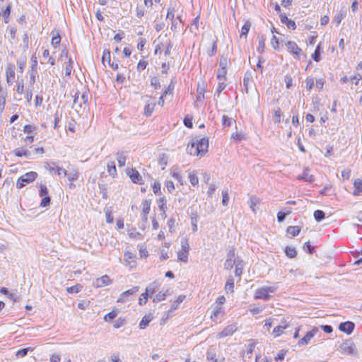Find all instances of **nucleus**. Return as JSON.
Instances as JSON below:
<instances>
[{
    "mask_svg": "<svg viewBox=\"0 0 362 362\" xmlns=\"http://www.w3.org/2000/svg\"><path fill=\"white\" fill-rule=\"evenodd\" d=\"M82 289V286L80 284H77L71 287L66 288V291L69 293H77L81 291Z\"/></svg>",
    "mask_w": 362,
    "mask_h": 362,
    "instance_id": "33",
    "label": "nucleus"
},
{
    "mask_svg": "<svg viewBox=\"0 0 362 362\" xmlns=\"http://www.w3.org/2000/svg\"><path fill=\"white\" fill-rule=\"evenodd\" d=\"M61 42V37L59 34H57L56 35H54L52 38L51 43L54 47H57Z\"/></svg>",
    "mask_w": 362,
    "mask_h": 362,
    "instance_id": "43",
    "label": "nucleus"
},
{
    "mask_svg": "<svg viewBox=\"0 0 362 362\" xmlns=\"http://www.w3.org/2000/svg\"><path fill=\"white\" fill-rule=\"evenodd\" d=\"M277 284L278 283H276L272 286H266L257 289L254 296V298L268 300L271 297L269 293H274L276 291L278 288Z\"/></svg>",
    "mask_w": 362,
    "mask_h": 362,
    "instance_id": "2",
    "label": "nucleus"
},
{
    "mask_svg": "<svg viewBox=\"0 0 362 362\" xmlns=\"http://www.w3.org/2000/svg\"><path fill=\"white\" fill-rule=\"evenodd\" d=\"M26 57L25 56L20 57L17 59V65L18 67V70L21 73H23L24 71V69L26 66Z\"/></svg>",
    "mask_w": 362,
    "mask_h": 362,
    "instance_id": "26",
    "label": "nucleus"
},
{
    "mask_svg": "<svg viewBox=\"0 0 362 362\" xmlns=\"http://www.w3.org/2000/svg\"><path fill=\"white\" fill-rule=\"evenodd\" d=\"M16 91L19 94H23V91H24V84H23V80H21V81L18 82Z\"/></svg>",
    "mask_w": 362,
    "mask_h": 362,
    "instance_id": "64",
    "label": "nucleus"
},
{
    "mask_svg": "<svg viewBox=\"0 0 362 362\" xmlns=\"http://www.w3.org/2000/svg\"><path fill=\"white\" fill-rule=\"evenodd\" d=\"M354 191L353 194L355 196H358L362 192V180L356 179L354 182Z\"/></svg>",
    "mask_w": 362,
    "mask_h": 362,
    "instance_id": "20",
    "label": "nucleus"
},
{
    "mask_svg": "<svg viewBox=\"0 0 362 362\" xmlns=\"http://www.w3.org/2000/svg\"><path fill=\"white\" fill-rule=\"evenodd\" d=\"M181 247H182V251L189 252V245L188 241L186 238H184L181 240Z\"/></svg>",
    "mask_w": 362,
    "mask_h": 362,
    "instance_id": "54",
    "label": "nucleus"
},
{
    "mask_svg": "<svg viewBox=\"0 0 362 362\" xmlns=\"http://www.w3.org/2000/svg\"><path fill=\"white\" fill-rule=\"evenodd\" d=\"M165 297H166V294L165 293L160 292L154 296L153 301L154 303H158V302L165 300Z\"/></svg>",
    "mask_w": 362,
    "mask_h": 362,
    "instance_id": "49",
    "label": "nucleus"
},
{
    "mask_svg": "<svg viewBox=\"0 0 362 362\" xmlns=\"http://www.w3.org/2000/svg\"><path fill=\"white\" fill-rule=\"evenodd\" d=\"M117 160L119 167H124L127 158V153L124 151H118L116 153Z\"/></svg>",
    "mask_w": 362,
    "mask_h": 362,
    "instance_id": "14",
    "label": "nucleus"
},
{
    "mask_svg": "<svg viewBox=\"0 0 362 362\" xmlns=\"http://www.w3.org/2000/svg\"><path fill=\"white\" fill-rule=\"evenodd\" d=\"M216 189V186L215 184L212 183L209 185V189L207 191V195L209 197H212L213 194L214 193L215 190Z\"/></svg>",
    "mask_w": 362,
    "mask_h": 362,
    "instance_id": "63",
    "label": "nucleus"
},
{
    "mask_svg": "<svg viewBox=\"0 0 362 362\" xmlns=\"http://www.w3.org/2000/svg\"><path fill=\"white\" fill-rule=\"evenodd\" d=\"M314 218L316 221L320 222L325 218V214L322 210H316L314 212Z\"/></svg>",
    "mask_w": 362,
    "mask_h": 362,
    "instance_id": "31",
    "label": "nucleus"
},
{
    "mask_svg": "<svg viewBox=\"0 0 362 362\" xmlns=\"http://www.w3.org/2000/svg\"><path fill=\"white\" fill-rule=\"evenodd\" d=\"M281 21L282 23L286 24L287 28L289 29L295 30L296 28V23L289 19L285 13H281L280 15Z\"/></svg>",
    "mask_w": 362,
    "mask_h": 362,
    "instance_id": "13",
    "label": "nucleus"
},
{
    "mask_svg": "<svg viewBox=\"0 0 362 362\" xmlns=\"http://www.w3.org/2000/svg\"><path fill=\"white\" fill-rule=\"evenodd\" d=\"M227 74L226 69H218L217 72V78L219 81H224Z\"/></svg>",
    "mask_w": 362,
    "mask_h": 362,
    "instance_id": "35",
    "label": "nucleus"
},
{
    "mask_svg": "<svg viewBox=\"0 0 362 362\" xmlns=\"http://www.w3.org/2000/svg\"><path fill=\"white\" fill-rule=\"evenodd\" d=\"M154 104H147L145 105L144 112L147 117L150 116L152 114L154 109Z\"/></svg>",
    "mask_w": 362,
    "mask_h": 362,
    "instance_id": "47",
    "label": "nucleus"
},
{
    "mask_svg": "<svg viewBox=\"0 0 362 362\" xmlns=\"http://www.w3.org/2000/svg\"><path fill=\"white\" fill-rule=\"evenodd\" d=\"M166 204V199L165 197H162L159 199V205L158 207L160 211H163V214H165V209L164 206Z\"/></svg>",
    "mask_w": 362,
    "mask_h": 362,
    "instance_id": "61",
    "label": "nucleus"
},
{
    "mask_svg": "<svg viewBox=\"0 0 362 362\" xmlns=\"http://www.w3.org/2000/svg\"><path fill=\"white\" fill-rule=\"evenodd\" d=\"M354 327V323L351 321L341 322L339 326V329L341 332H345L348 334H350L353 332Z\"/></svg>",
    "mask_w": 362,
    "mask_h": 362,
    "instance_id": "10",
    "label": "nucleus"
},
{
    "mask_svg": "<svg viewBox=\"0 0 362 362\" xmlns=\"http://www.w3.org/2000/svg\"><path fill=\"white\" fill-rule=\"evenodd\" d=\"M287 233L293 237L298 235L300 231L299 226H288L286 230Z\"/></svg>",
    "mask_w": 362,
    "mask_h": 362,
    "instance_id": "29",
    "label": "nucleus"
},
{
    "mask_svg": "<svg viewBox=\"0 0 362 362\" xmlns=\"http://www.w3.org/2000/svg\"><path fill=\"white\" fill-rule=\"evenodd\" d=\"M234 264L235 266V275L236 276L240 277L243 273V261L239 259V258L234 259Z\"/></svg>",
    "mask_w": 362,
    "mask_h": 362,
    "instance_id": "15",
    "label": "nucleus"
},
{
    "mask_svg": "<svg viewBox=\"0 0 362 362\" xmlns=\"http://www.w3.org/2000/svg\"><path fill=\"white\" fill-rule=\"evenodd\" d=\"M233 288H234V280L233 278H230L226 281L225 288L227 291L233 292Z\"/></svg>",
    "mask_w": 362,
    "mask_h": 362,
    "instance_id": "44",
    "label": "nucleus"
},
{
    "mask_svg": "<svg viewBox=\"0 0 362 362\" xmlns=\"http://www.w3.org/2000/svg\"><path fill=\"white\" fill-rule=\"evenodd\" d=\"M204 92H205V89H204V86H200L199 85L198 86V88H197V101H202L204 99Z\"/></svg>",
    "mask_w": 362,
    "mask_h": 362,
    "instance_id": "34",
    "label": "nucleus"
},
{
    "mask_svg": "<svg viewBox=\"0 0 362 362\" xmlns=\"http://www.w3.org/2000/svg\"><path fill=\"white\" fill-rule=\"evenodd\" d=\"M234 257V252H230L228 254V258L226 260L224 263V268L226 269H231L233 267L234 264V259H233V257Z\"/></svg>",
    "mask_w": 362,
    "mask_h": 362,
    "instance_id": "17",
    "label": "nucleus"
},
{
    "mask_svg": "<svg viewBox=\"0 0 362 362\" xmlns=\"http://www.w3.org/2000/svg\"><path fill=\"white\" fill-rule=\"evenodd\" d=\"M39 194H40V197L48 196V190H47V187L45 185H40Z\"/></svg>",
    "mask_w": 362,
    "mask_h": 362,
    "instance_id": "59",
    "label": "nucleus"
},
{
    "mask_svg": "<svg viewBox=\"0 0 362 362\" xmlns=\"http://www.w3.org/2000/svg\"><path fill=\"white\" fill-rule=\"evenodd\" d=\"M320 45H318L314 52V53L312 54V58L315 62H319L320 60Z\"/></svg>",
    "mask_w": 362,
    "mask_h": 362,
    "instance_id": "41",
    "label": "nucleus"
},
{
    "mask_svg": "<svg viewBox=\"0 0 362 362\" xmlns=\"http://www.w3.org/2000/svg\"><path fill=\"white\" fill-rule=\"evenodd\" d=\"M284 81L287 88H290L293 86V79L290 75H286L284 77Z\"/></svg>",
    "mask_w": 362,
    "mask_h": 362,
    "instance_id": "60",
    "label": "nucleus"
},
{
    "mask_svg": "<svg viewBox=\"0 0 362 362\" xmlns=\"http://www.w3.org/2000/svg\"><path fill=\"white\" fill-rule=\"evenodd\" d=\"M303 250L309 254H313L315 251L314 247L310 245V242L305 243Z\"/></svg>",
    "mask_w": 362,
    "mask_h": 362,
    "instance_id": "50",
    "label": "nucleus"
},
{
    "mask_svg": "<svg viewBox=\"0 0 362 362\" xmlns=\"http://www.w3.org/2000/svg\"><path fill=\"white\" fill-rule=\"evenodd\" d=\"M288 49L296 56V58L299 59V53L301 52V49L298 47L295 42L288 41L286 43Z\"/></svg>",
    "mask_w": 362,
    "mask_h": 362,
    "instance_id": "12",
    "label": "nucleus"
},
{
    "mask_svg": "<svg viewBox=\"0 0 362 362\" xmlns=\"http://www.w3.org/2000/svg\"><path fill=\"white\" fill-rule=\"evenodd\" d=\"M15 156L18 157L25 156L26 158H29L30 156V152L23 149V148H17L13 151Z\"/></svg>",
    "mask_w": 362,
    "mask_h": 362,
    "instance_id": "24",
    "label": "nucleus"
},
{
    "mask_svg": "<svg viewBox=\"0 0 362 362\" xmlns=\"http://www.w3.org/2000/svg\"><path fill=\"white\" fill-rule=\"evenodd\" d=\"M286 255L290 258H293L297 255V251L295 247L287 246L285 249Z\"/></svg>",
    "mask_w": 362,
    "mask_h": 362,
    "instance_id": "30",
    "label": "nucleus"
},
{
    "mask_svg": "<svg viewBox=\"0 0 362 362\" xmlns=\"http://www.w3.org/2000/svg\"><path fill=\"white\" fill-rule=\"evenodd\" d=\"M250 25H251L249 22H247L244 24V25L242 27V29H241V36L247 35L250 28Z\"/></svg>",
    "mask_w": 362,
    "mask_h": 362,
    "instance_id": "56",
    "label": "nucleus"
},
{
    "mask_svg": "<svg viewBox=\"0 0 362 362\" xmlns=\"http://www.w3.org/2000/svg\"><path fill=\"white\" fill-rule=\"evenodd\" d=\"M235 121L233 118L228 117L226 115H223V117H222V125L224 127H229L232 126V124L233 123H235Z\"/></svg>",
    "mask_w": 362,
    "mask_h": 362,
    "instance_id": "27",
    "label": "nucleus"
},
{
    "mask_svg": "<svg viewBox=\"0 0 362 362\" xmlns=\"http://www.w3.org/2000/svg\"><path fill=\"white\" fill-rule=\"evenodd\" d=\"M237 330L235 325H230L226 327L221 332L217 334L218 338H223L232 335Z\"/></svg>",
    "mask_w": 362,
    "mask_h": 362,
    "instance_id": "8",
    "label": "nucleus"
},
{
    "mask_svg": "<svg viewBox=\"0 0 362 362\" xmlns=\"http://www.w3.org/2000/svg\"><path fill=\"white\" fill-rule=\"evenodd\" d=\"M189 179L190 183L193 186H196L198 185L199 179H198V177L195 174L189 173Z\"/></svg>",
    "mask_w": 362,
    "mask_h": 362,
    "instance_id": "46",
    "label": "nucleus"
},
{
    "mask_svg": "<svg viewBox=\"0 0 362 362\" xmlns=\"http://www.w3.org/2000/svg\"><path fill=\"white\" fill-rule=\"evenodd\" d=\"M6 78H15V65L13 64H8L6 70Z\"/></svg>",
    "mask_w": 362,
    "mask_h": 362,
    "instance_id": "25",
    "label": "nucleus"
},
{
    "mask_svg": "<svg viewBox=\"0 0 362 362\" xmlns=\"http://www.w3.org/2000/svg\"><path fill=\"white\" fill-rule=\"evenodd\" d=\"M107 171L108 174L113 177L117 175V169L115 161H109L107 163Z\"/></svg>",
    "mask_w": 362,
    "mask_h": 362,
    "instance_id": "19",
    "label": "nucleus"
},
{
    "mask_svg": "<svg viewBox=\"0 0 362 362\" xmlns=\"http://www.w3.org/2000/svg\"><path fill=\"white\" fill-rule=\"evenodd\" d=\"M73 60L71 58H69V63L66 64L65 66V72L66 76H70L71 74V71L73 69Z\"/></svg>",
    "mask_w": 362,
    "mask_h": 362,
    "instance_id": "48",
    "label": "nucleus"
},
{
    "mask_svg": "<svg viewBox=\"0 0 362 362\" xmlns=\"http://www.w3.org/2000/svg\"><path fill=\"white\" fill-rule=\"evenodd\" d=\"M66 176L68 177L69 180L73 182L78 179V173L77 171L74 170L73 172H70L69 173H67Z\"/></svg>",
    "mask_w": 362,
    "mask_h": 362,
    "instance_id": "53",
    "label": "nucleus"
},
{
    "mask_svg": "<svg viewBox=\"0 0 362 362\" xmlns=\"http://www.w3.org/2000/svg\"><path fill=\"white\" fill-rule=\"evenodd\" d=\"M165 186L170 193H171L175 189L174 183L171 180H166L165 182Z\"/></svg>",
    "mask_w": 362,
    "mask_h": 362,
    "instance_id": "57",
    "label": "nucleus"
},
{
    "mask_svg": "<svg viewBox=\"0 0 362 362\" xmlns=\"http://www.w3.org/2000/svg\"><path fill=\"white\" fill-rule=\"evenodd\" d=\"M116 316H117V313L115 311H112L105 315L104 320L107 322L111 321V320H114L116 317Z\"/></svg>",
    "mask_w": 362,
    "mask_h": 362,
    "instance_id": "58",
    "label": "nucleus"
},
{
    "mask_svg": "<svg viewBox=\"0 0 362 362\" xmlns=\"http://www.w3.org/2000/svg\"><path fill=\"white\" fill-rule=\"evenodd\" d=\"M226 86V85L224 83V81H219V83H218V87L216 88L214 95L219 97L221 93L225 89Z\"/></svg>",
    "mask_w": 362,
    "mask_h": 362,
    "instance_id": "40",
    "label": "nucleus"
},
{
    "mask_svg": "<svg viewBox=\"0 0 362 362\" xmlns=\"http://www.w3.org/2000/svg\"><path fill=\"white\" fill-rule=\"evenodd\" d=\"M339 350L344 354H353L354 352V344L349 340L345 341L340 345Z\"/></svg>",
    "mask_w": 362,
    "mask_h": 362,
    "instance_id": "7",
    "label": "nucleus"
},
{
    "mask_svg": "<svg viewBox=\"0 0 362 362\" xmlns=\"http://www.w3.org/2000/svg\"><path fill=\"white\" fill-rule=\"evenodd\" d=\"M112 284V281L107 275H103L100 278H97L93 282L95 288H100Z\"/></svg>",
    "mask_w": 362,
    "mask_h": 362,
    "instance_id": "6",
    "label": "nucleus"
},
{
    "mask_svg": "<svg viewBox=\"0 0 362 362\" xmlns=\"http://www.w3.org/2000/svg\"><path fill=\"white\" fill-rule=\"evenodd\" d=\"M208 148L209 139L197 136L188 144L187 151L190 155L202 157L208 151Z\"/></svg>",
    "mask_w": 362,
    "mask_h": 362,
    "instance_id": "1",
    "label": "nucleus"
},
{
    "mask_svg": "<svg viewBox=\"0 0 362 362\" xmlns=\"http://www.w3.org/2000/svg\"><path fill=\"white\" fill-rule=\"evenodd\" d=\"M188 253H189L188 252L180 251L177 253L178 260L183 262H187L188 260Z\"/></svg>",
    "mask_w": 362,
    "mask_h": 362,
    "instance_id": "38",
    "label": "nucleus"
},
{
    "mask_svg": "<svg viewBox=\"0 0 362 362\" xmlns=\"http://www.w3.org/2000/svg\"><path fill=\"white\" fill-rule=\"evenodd\" d=\"M222 204L223 206H227L229 201L228 189L227 188L222 190Z\"/></svg>",
    "mask_w": 362,
    "mask_h": 362,
    "instance_id": "37",
    "label": "nucleus"
},
{
    "mask_svg": "<svg viewBox=\"0 0 362 362\" xmlns=\"http://www.w3.org/2000/svg\"><path fill=\"white\" fill-rule=\"evenodd\" d=\"M110 51L109 49H105L103 51V54L102 57L103 63L104 64L105 61H107V63L110 64Z\"/></svg>",
    "mask_w": 362,
    "mask_h": 362,
    "instance_id": "45",
    "label": "nucleus"
},
{
    "mask_svg": "<svg viewBox=\"0 0 362 362\" xmlns=\"http://www.w3.org/2000/svg\"><path fill=\"white\" fill-rule=\"evenodd\" d=\"M172 176L175 178L181 185H183V179L177 168H174L172 171Z\"/></svg>",
    "mask_w": 362,
    "mask_h": 362,
    "instance_id": "32",
    "label": "nucleus"
},
{
    "mask_svg": "<svg viewBox=\"0 0 362 362\" xmlns=\"http://www.w3.org/2000/svg\"><path fill=\"white\" fill-rule=\"evenodd\" d=\"M153 320V317L151 315H146L143 317L141 321L139 323V328L141 329H145Z\"/></svg>",
    "mask_w": 362,
    "mask_h": 362,
    "instance_id": "22",
    "label": "nucleus"
},
{
    "mask_svg": "<svg viewBox=\"0 0 362 362\" xmlns=\"http://www.w3.org/2000/svg\"><path fill=\"white\" fill-rule=\"evenodd\" d=\"M11 6H12L11 2L8 1L6 3V7L4 8L2 16L4 17V22L6 23H8L9 16L11 14Z\"/></svg>",
    "mask_w": 362,
    "mask_h": 362,
    "instance_id": "16",
    "label": "nucleus"
},
{
    "mask_svg": "<svg viewBox=\"0 0 362 362\" xmlns=\"http://www.w3.org/2000/svg\"><path fill=\"white\" fill-rule=\"evenodd\" d=\"M174 88H175V85H174L173 82L171 81V83L168 85V88L165 90V91L163 92V94L165 96H166L167 95H172Z\"/></svg>",
    "mask_w": 362,
    "mask_h": 362,
    "instance_id": "55",
    "label": "nucleus"
},
{
    "mask_svg": "<svg viewBox=\"0 0 362 362\" xmlns=\"http://www.w3.org/2000/svg\"><path fill=\"white\" fill-rule=\"evenodd\" d=\"M287 327L288 325L286 324V322L282 321L281 325L274 327L273 330V334L276 337L280 336Z\"/></svg>",
    "mask_w": 362,
    "mask_h": 362,
    "instance_id": "18",
    "label": "nucleus"
},
{
    "mask_svg": "<svg viewBox=\"0 0 362 362\" xmlns=\"http://www.w3.org/2000/svg\"><path fill=\"white\" fill-rule=\"evenodd\" d=\"M223 313H224L223 309L221 306H216L214 308V310L212 311V313L211 314V319L213 321H216L218 315L220 314H223Z\"/></svg>",
    "mask_w": 362,
    "mask_h": 362,
    "instance_id": "23",
    "label": "nucleus"
},
{
    "mask_svg": "<svg viewBox=\"0 0 362 362\" xmlns=\"http://www.w3.org/2000/svg\"><path fill=\"white\" fill-rule=\"evenodd\" d=\"M258 41H259V45L257 48V50L259 53H262L264 51V47H265V37L263 35L258 36Z\"/></svg>",
    "mask_w": 362,
    "mask_h": 362,
    "instance_id": "28",
    "label": "nucleus"
},
{
    "mask_svg": "<svg viewBox=\"0 0 362 362\" xmlns=\"http://www.w3.org/2000/svg\"><path fill=\"white\" fill-rule=\"evenodd\" d=\"M158 284L156 282H153L146 287V292L144 293L148 298V296L153 295L156 292Z\"/></svg>",
    "mask_w": 362,
    "mask_h": 362,
    "instance_id": "21",
    "label": "nucleus"
},
{
    "mask_svg": "<svg viewBox=\"0 0 362 362\" xmlns=\"http://www.w3.org/2000/svg\"><path fill=\"white\" fill-rule=\"evenodd\" d=\"M305 83L306 88L308 90H311L315 85L314 79L313 78H307Z\"/></svg>",
    "mask_w": 362,
    "mask_h": 362,
    "instance_id": "62",
    "label": "nucleus"
},
{
    "mask_svg": "<svg viewBox=\"0 0 362 362\" xmlns=\"http://www.w3.org/2000/svg\"><path fill=\"white\" fill-rule=\"evenodd\" d=\"M29 351H33V349H31L30 347H28L20 349L16 352V356L17 357H24L28 354Z\"/></svg>",
    "mask_w": 362,
    "mask_h": 362,
    "instance_id": "42",
    "label": "nucleus"
},
{
    "mask_svg": "<svg viewBox=\"0 0 362 362\" xmlns=\"http://www.w3.org/2000/svg\"><path fill=\"white\" fill-rule=\"evenodd\" d=\"M139 290V286H134L132 288L122 293L117 299L118 303H124L127 300L128 297L138 292Z\"/></svg>",
    "mask_w": 362,
    "mask_h": 362,
    "instance_id": "5",
    "label": "nucleus"
},
{
    "mask_svg": "<svg viewBox=\"0 0 362 362\" xmlns=\"http://www.w3.org/2000/svg\"><path fill=\"white\" fill-rule=\"evenodd\" d=\"M185 298V296H183V295H180L177 297V300H175L172 305H171V310H175L177 308L178 305H180V303H181L184 299Z\"/></svg>",
    "mask_w": 362,
    "mask_h": 362,
    "instance_id": "36",
    "label": "nucleus"
},
{
    "mask_svg": "<svg viewBox=\"0 0 362 362\" xmlns=\"http://www.w3.org/2000/svg\"><path fill=\"white\" fill-rule=\"evenodd\" d=\"M42 199L41 200L40 206L42 207H46L48 206L50 204V197L49 196H45L42 197Z\"/></svg>",
    "mask_w": 362,
    "mask_h": 362,
    "instance_id": "52",
    "label": "nucleus"
},
{
    "mask_svg": "<svg viewBox=\"0 0 362 362\" xmlns=\"http://www.w3.org/2000/svg\"><path fill=\"white\" fill-rule=\"evenodd\" d=\"M127 175L134 183L141 184L142 177L136 170L134 168L129 169Z\"/></svg>",
    "mask_w": 362,
    "mask_h": 362,
    "instance_id": "9",
    "label": "nucleus"
},
{
    "mask_svg": "<svg viewBox=\"0 0 362 362\" xmlns=\"http://www.w3.org/2000/svg\"><path fill=\"white\" fill-rule=\"evenodd\" d=\"M317 332L318 329L317 327H314L310 331L308 332L306 334L298 341V346H301L308 344L311 339L314 337Z\"/></svg>",
    "mask_w": 362,
    "mask_h": 362,
    "instance_id": "4",
    "label": "nucleus"
},
{
    "mask_svg": "<svg viewBox=\"0 0 362 362\" xmlns=\"http://www.w3.org/2000/svg\"><path fill=\"white\" fill-rule=\"evenodd\" d=\"M310 169L308 168H305L303 170V174L298 176V180H304L307 182L312 183L315 181L314 176L313 175L309 174Z\"/></svg>",
    "mask_w": 362,
    "mask_h": 362,
    "instance_id": "11",
    "label": "nucleus"
},
{
    "mask_svg": "<svg viewBox=\"0 0 362 362\" xmlns=\"http://www.w3.org/2000/svg\"><path fill=\"white\" fill-rule=\"evenodd\" d=\"M142 213L145 214H148L150 211L151 202L148 200H144L142 202Z\"/></svg>",
    "mask_w": 362,
    "mask_h": 362,
    "instance_id": "39",
    "label": "nucleus"
},
{
    "mask_svg": "<svg viewBox=\"0 0 362 362\" xmlns=\"http://www.w3.org/2000/svg\"><path fill=\"white\" fill-rule=\"evenodd\" d=\"M37 177V173L33 171L26 173L20 177L17 181L16 187L21 189L27 184L33 182Z\"/></svg>",
    "mask_w": 362,
    "mask_h": 362,
    "instance_id": "3",
    "label": "nucleus"
},
{
    "mask_svg": "<svg viewBox=\"0 0 362 362\" xmlns=\"http://www.w3.org/2000/svg\"><path fill=\"white\" fill-rule=\"evenodd\" d=\"M148 65V62L144 59H141L137 64V71H141L145 69Z\"/></svg>",
    "mask_w": 362,
    "mask_h": 362,
    "instance_id": "51",
    "label": "nucleus"
}]
</instances>
